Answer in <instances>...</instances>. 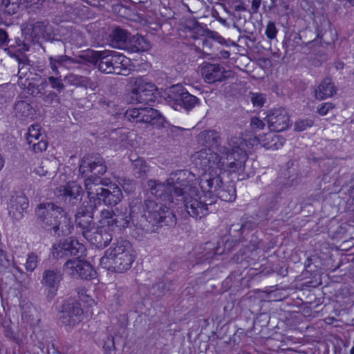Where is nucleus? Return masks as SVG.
<instances>
[{"label":"nucleus","instance_id":"1","mask_svg":"<svg viewBox=\"0 0 354 354\" xmlns=\"http://www.w3.org/2000/svg\"><path fill=\"white\" fill-rule=\"evenodd\" d=\"M133 226L143 234L157 232L163 226H173L176 218L166 204L147 198L142 203L140 198L133 200Z\"/></svg>","mask_w":354,"mask_h":354},{"label":"nucleus","instance_id":"2","mask_svg":"<svg viewBox=\"0 0 354 354\" xmlns=\"http://www.w3.org/2000/svg\"><path fill=\"white\" fill-rule=\"evenodd\" d=\"M223 181L220 174L214 170L205 171L198 178V184L201 192L197 189V196L195 199H190L192 203L189 204L191 217L195 219H201L209 214L216 210V194L222 186Z\"/></svg>","mask_w":354,"mask_h":354},{"label":"nucleus","instance_id":"3","mask_svg":"<svg viewBox=\"0 0 354 354\" xmlns=\"http://www.w3.org/2000/svg\"><path fill=\"white\" fill-rule=\"evenodd\" d=\"M38 223L46 230L53 231L58 236L72 233L73 225L70 215L63 207L51 202L42 203L35 209Z\"/></svg>","mask_w":354,"mask_h":354},{"label":"nucleus","instance_id":"4","mask_svg":"<svg viewBox=\"0 0 354 354\" xmlns=\"http://www.w3.org/2000/svg\"><path fill=\"white\" fill-rule=\"evenodd\" d=\"M136 251L126 239H119L104 252L100 266L109 271L122 273L129 270L135 261Z\"/></svg>","mask_w":354,"mask_h":354},{"label":"nucleus","instance_id":"5","mask_svg":"<svg viewBox=\"0 0 354 354\" xmlns=\"http://www.w3.org/2000/svg\"><path fill=\"white\" fill-rule=\"evenodd\" d=\"M130 60L121 53L113 50H88L84 52V64L93 66L100 72L106 74L123 75L127 70Z\"/></svg>","mask_w":354,"mask_h":354},{"label":"nucleus","instance_id":"6","mask_svg":"<svg viewBox=\"0 0 354 354\" xmlns=\"http://www.w3.org/2000/svg\"><path fill=\"white\" fill-rule=\"evenodd\" d=\"M109 180L102 178L100 176H91L84 179V186L90 201H93V207L104 204L106 206H115L118 204L122 198V193L120 187L115 184L108 186Z\"/></svg>","mask_w":354,"mask_h":354},{"label":"nucleus","instance_id":"7","mask_svg":"<svg viewBox=\"0 0 354 354\" xmlns=\"http://www.w3.org/2000/svg\"><path fill=\"white\" fill-rule=\"evenodd\" d=\"M194 174L187 169H179L171 173L169 177L166 180L171 191L173 192L174 198L177 201H181L185 210L191 216V207L189 204L192 203L190 199H195L197 196V188L192 186L190 182L194 178Z\"/></svg>","mask_w":354,"mask_h":354},{"label":"nucleus","instance_id":"8","mask_svg":"<svg viewBox=\"0 0 354 354\" xmlns=\"http://www.w3.org/2000/svg\"><path fill=\"white\" fill-rule=\"evenodd\" d=\"M228 143L231 147V152L225 156H219L218 154L217 168L220 171L227 172H240L245 168V164L248 159V154L241 146L242 140L240 138H235Z\"/></svg>","mask_w":354,"mask_h":354},{"label":"nucleus","instance_id":"9","mask_svg":"<svg viewBox=\"0 0 354 354\" xmlns=\"http://www.w3.org/2000/svg\"><path fill=\"white\" fill-rule=\"evenodd\" d=\"M165 100L174 109L180 111L184 109L187 111L200 102L198 97L190 94L181 84L168 88L165 93Z\"/></svg>","mask_w":354,"mask_h":354},{"label":"nucleus","instance_id":"10","mask_svg":"<svg viewBox=\"0 0 354 354\" xmlns=\"http://www.w3.org/2000/svg\"><path fill=\"white\" fill-rule=\"evenodd\" d=\"M130 97L133 102L152 106L157 98V86L145 77H134Z\"/></svg>","mask_w":354,"mask_h":354},{"label":"nucleus","instance_id":"11","mask_svg":"<svg viewBox=\"0 0 354 354\" xmlns=\"http://www.w3.org/2000/svg\"><path fill=\"white\" fill-rule=\"evenodd\" d=\"M123 115L131 122L150 124L157 128L162 127L166 121L160 111L149 106L129 109Z\"/></svg>","mask_w":354,"mask_h":354},{"label":"nucleus","instance_id":"12","mask_svg":"<svg viewBox=\"0 0 354 354\" xmlns=\"http://www.w3.org/2000/svg\"><path fill=\"white\" fill-rule=\"evenodd\" d=\"M86 249L83 244L73 236L60 239L52 246V255L54 259H80Z\"/></svg>","mask_w":354,"mask_h":354},{"label":"nucleus","instance_id":"13","mask_svg":"<svg viewBox=\"0 0 354 354\" xmlns=\"http://www.w3.org/2000/svg\"><path fill=\"white\" fill-rule=\"evenodd\" d=\"M83 310L78 301L69 298L64 301L58 313V324L70 330L81 321Z\"/></svg>","mask_w":354,"mask_h":354},{"label":"nucleus","instance_id":"14","mask_svg":"<svg viewBox=\"0 0 354 354\" xmlns=\"http://www.w3.org/2000/svg\"><path fill=\"white\" fill-rule=\"evenodd\" d=\"M132 207L133 200L129 203V212L125 208L124 212L119 210L118 208L114 211L104 210L102 211V216L105 219L106 225L113 231L120 232L128 227L133 225L132 220Z\"/></svg>","mask_w":354,"mask_h":354},{"label":"nucleus","instance_id":"15","mask_svg":"<svg viewBox=\"0 0 354 354\" xmlns=\"http://www.w3.org/2000/svg\"><path fill=\"white\" fill-rule=\"evenodd\" d=\"M107 167L104 158L99 153L87 154L83 157L79 166L82 176H100L106 172Z\"/></svg>","mask_w":354,"mask_h":354},{"label":"nucleus","instance_id":"16","mask_svg":"<svg viewBox=\"0 0 354 354\" xmlns=\"http://www.w3.org/2000/svg\"><path fill=\"white\" fill-rule=\"evenodd\" d=\"M29 207L28 198L21 191H12L8 202V216L13 223L21 221Z\"/></svg>","mask_w":354,"mask_h":354},{"label":"nucleus","instance_id":"17","mask_svg":"<svg viewBox=\"0 0 354 354\" xmlns=\"http://www.w3.org/2000/svg\"><path fill=\"white\" fill-rule=\"evenodd\" d=\"M49 66L55 75L60 74L59 68L68 70L79 68L84 64V53L75 57L66 55H50L48 57Z\"/></svg>","mask_w":354,"mask_h":354},{"label":"nucleus","instance_id":"18","mask_svg":"<svg viewBox=\"0 0 354 354\" xmlns=\"http://www.w3.org/2000/svg\"><path fill=\"white\" fill-rule=\"evenodd\" d=\"M84 191L76 181H69L57 188V195L61 197L65 205L73 207L82 201Z\"/></svg>","mask_w":354,"mask_h":354},{"label":"nucleus","instance_id":"19","mask_svg":"<svg viewBox=\"0 0 354 354\" xmlns=\"http://www.w3.org/2000/svg\"><path fill=\"white\" fill-rule=\"evenodd\" d=\"M252 229V223L245 222H239L236 223H233L231 225L230 227V235L235 237V240L229 241L227 240L224 243V248L221 252H218L219 247L213 248V251L211 252H208L205 254V259H212L216 254H221L223 252H230L233 250V247L238 243L240 240L243 234L246 231H250Z\"/></svg>","mask_w":354,"mask_h":354},{"label":"nucleus","instance_id":"20","mask_svg":"<svg viewBox=\"0 0 354 354\" xmlns=\"http://www.w3.org/2000/svg\"><path fill=\"white\" fill-rule=\"evenodd\" d=\"M94 209L93 205L80 207L75 216L76 228L84 238L96 227L93 216Z\"/></svg>","mask_w":354,"mask_h":354},{"label":"nucleus","instance_id":"21","mask_svg":"<svg viewBox=\"0 0 354 354\" xmlns=\"http://www.w3.org/2000/svg\"><path fill=\"white\" fill-rule=\"evenodd\" d=\"M64 268L68 274L73 277H80L86 280L93 279L96 274L89 263L82 261L80 259L77 260L68 259L64 264Z\"/></svg>","mask_w":354,"mask_h":354},{"label":"nucleus","instance_id":"22","mask_svg":"<svg viewBox=\"0 0 354 354\" xmlns=\"http://www.w3.org/2000/svg\"><path fill=\"white\" fill-rule=\"evenodd\" d=\"M266 118L269 129L273 131L281 132L286 130L290 126L289 115L284 108L271 109Z\"/></svg>","mask_w":354,"mask_h":354},{"label":"nucleus","instance_id":"23","mask_svg":"<svg viewBox=\"0 0 354 354\" xmlns=\"http://www.w3.org/2000/svg\"><path fill=\"white\" fill-rule=\"evenodd\" d=\"M62 279L63 273L59 268H49L44 270L41 283L48 290V298L53 299L57 295Z\"/></svg>","mask_w":354,"mask_h":354},{"label":"nucleus","instance_id":"24","mask_svg":"<svg viewBox=\"0 0 354 354\" xmlns=\"http://www.w3.org/2000/svg\"><path fill=\"white\" fill-rule=\"evenodd\" d=\"M149 192L157 198L160 199L165 204L174 203V196L171 191L167 182L161 183L156 180H149L147 181Z\"/></svg>","mask_w":354,"mask_h":354},{"label":"nucleus","instance_id":"25","mask_svg":"<svg viewBox=\"0 0 354 354\" xmlns=\"http://www.w3.org/2000/svg\"><path fill=\"white\" fill-rule=\"evenodd\" d=\"M230 71L218 64L208 63L203 66L201 68V73L205 82L208 84H214L216 82H221L227 79V73Z\"/></svg>","mask_w":354,"mask_h":354},{"label":"nucleus","instance_id":"26","mask_svg":"<svg viewBox=\"0 0 354 354\" xmlns=\"http://www.w3.org/2000/svg\"><path fill=\"white\" fill-rule=\"evenodd\" d=\"M33 39H22L20 37H15L14 40L8 38L5 44L6 47L3 50L10 57L15 59L25 55V52L30 48V44Z\"/></svg>","mask_w":354,"mask_h":354},{"label":"nucleus","instance_id":"27","mask_svg":"<svg viewBox=\"0 0 354 354\" xmlns=\"http://www.w3.org/2000/svg\"><path fill=\"white\" fill-rule=\"evenodd\" d=\"M113 238L105 226H96L95 229L85 237L91 244L98 248H104L109 245Z\"/></svg>","mask_w":354,"mask_h":354},{"label":"nucleus","instance_id":"28","mask_svg":"<svg viewBox=\"0 0 354 354\" xmlns=\"http://www.w3.org/2000/svg\"><path fill=\"white\" fill-rule=\"evenodd\" d=\"M217 162L218 153L213 152L209 148L203 149L195 155V164L200 166L205 172L213 165L217 166Z\"/></svg>","mask_w":354,"mask_h":354},{"label":"nucleus","instance_id":"29","mask_svg":"<svg viewBox=\"0 0 354 354\" xmlns=\"http://www.w3.org/2000/svg\"><path fill=\"white\" fill-rule=\"evenodd\" d=\"M127 48L133 53H138L149 50L151 45L145 37L137 34L129 37Z\"/></svg>","mask_w":354,"mask_h":354},{"label":"nucleus","instance_id":"30","mask_svg":"<svg viewBox=\"0 0 354 354\" xmlns=\"http://www.w3.org/2000/svg\"><path fill=\"white\" fill-rule=\"evenodd\" d=\"M337 92V88L331 79L324 78L315 91L316 97L319 100H324L333 96Z\"/></svg>","mask_w":354,"mask_h":354},{"label":"nucleus","instance_id":"31","mask_svg":"<svg viewBox=\"0 0 354 354\" xmlns=\"http://www.w3.org/2000/svg\"><path fill=\"white\" fill-rule=\"evenodd\" d=\"M221 137L215 130H205L201 131L198 136V142L208 148H214L221 142Z\"/></svg>","mask_w":354,"mask_h":354},{"label":"nucleus","instance_id":"32","mask_svg":"<svg viewBox=\"0 0 354 354\" xmlns=\"http://www.w3.org/2000/svg\"><path fill=\"white\" fill-rule=\"evenodd\" d=\"M48 82L46 78L38 76L32 78L27 84L28 91L35 97H41L47 86Z\"/></svg>","mask_w":354,"mask_h":354},{"label":"nucleus","instance_id":"33","mask_svg":"<svg viewBox=\"0 0 354 354\" xmlns=\"http://www.w3.org/2000/svg\"><path fill=\"white\" fill-rule=\"evenodd\" d=\"M174 286V280L165 279L153 284L150 288V292L157 298L162 297L167 292L173 291Z\"/></svg>","mask_w":354,"mask_h":354},{"label":"nucleus","instance_id":"34","mask_svg":"<svg viewBox=\"0 0 354 354\" xmlns=\"http://www.w3.org/2000/svg\"><path fill=\"white\" fill-rule=\"evenodd\" d=\"M18 63V77L19 79L26 78V80H29V75L32 74L31 69H32V62L30 61L28 57L25 55L16 59Z\"/></svg>","mask_w":354,"mask_h":354},{"label":"nucleus","instance_id":"35","mask_svg":"<svg viewBox=\"0 0 354 354\" xmlns=\"http://www.w3.org/2000/svg\"><path fill=\"white\" fill-rule=\"evenodd\" d=\"M111 37V41L117 47L120 48L122 46L127 47L129 39L131 37L129 33L124 29L117 26L113 29L110 34Z\"/></svg>","mask_w":354,"mask_h":354},{"label":"nucleus","instance_id":"36","mask_svg":"<svg viewBox=\"0 0 354 354\" xmlns=\"http://www.w3.org/2000/svg\"><path fill=\"white\" fill-rule=\"evenodd\" d=\"M216 201L220 198L223 201L232 202L236 199V192L233 183L230 182L227 184L223 183L220 190L216 194Z\"/></svg>","mask_w":354,"mask_h":354},{"label":"nucleus","instance_id":"37","mask_svg":"<svg viewBox=\"0 0 354 354\" xmlns=\"http://www.w3.org/2000/svg\"><path fill=\"white\" fill-rule=\"evenodd\" d=\"M15 110L17 117L24 119L32 118L35 114V110L30 104L23 100L15 103Z\"/></svg>","mask_w":354,"mask_h":354},{"label":"nucleus","instance_id":"38","mask_svg":"<svg viewBox=\"0 0 354 354\" xmlns=\"http://www.w3.org/2000/svg\"><path fill=\"white\" fill-rule=\"evenodd\" d=\"M29 148L35 153H41L46 150L48 142L44 139V137L26 138Z\"/></svg>","mask_w":354,"mask_h":354},{"label":"nucleus","instance_id":"39","mask_svg":"<svg viewBox=\"0 0 354 354\" xmlns=\"http://www.w3.org/2000/svg\"><path fill=\"white\" fill-rule=\"evenodd\" d=\"M21 0H2L0 4V10L5 14L12 15L17 12Z\"/></svg>","mask_w":354,"mask_h":354},{"label":"nucleus","instance_id":"40","mask_svg":"<svg viewBox=\"0 0 354 354\" xmlns=\"http://www.w3.org/2000/svg\"><path fill=\"white\" fill-rule=\"evenodd\" d=\"M47 21H37L30 24L32 27V35L35 39L44 37L46 32Z\"/></svg>","mask_w":354,"mask_h":354},{"label":"nucleus","instance_id":"41","mask_svg":"<svg viewBox=\"0 0 354 354\" xmlns=\"http://www.w3.org/2000/svg\"><path fill=\"white\" fill-rule=\"evenodd\" d=\"M133 171L137 178H144L149 171V167L144 160L138 159L134 163Z\"/></svg>","mask_w":354,"mask_h":354},{"label":"nucleus","instance_id":"42","mask_svg":"<svg viewBox=\"0 0 354 354\" xmlns=\"http://www.w3.org/2000/svg\"><path fill=\"white\" fill-rule=\"evenodd\" d=\"M48 82L50 87L59 93L65 89V85L62 82L60 74L56 76H49L48 77Z\"/></svg>","mask_w":354,"mask_h":354},{"label":"nucleus","instance_id":"43","mask_svg":"<svg viewBox=\"0 0 354 354\" xmlns=\"http://www.w3.org/2000/svg\"><path fill=\"white\" fill-rule=\"evenodd\" d=\"M48 48L50 53L57 55V53H65V44L59 39H52L49 42Z\"/></svg>","mask_w":354,"mask_h":354},{"label":"nucleus","instance_id":"44","mask_svg":"<svg viewBox=\"0 0 354 354\" xmlns=\"http://www.w3.org/2000/svg\"><path fill=\"white\" fill-rule=\"evenodd\" d=\"M286 187V185L283 184L279 191L276 194H272L266 198V207L267 210L270 211L277 208L278 205V199L281 194V191Z\"/></svg>","mask_w":354,"mask_h":354},{"label":"nucleus","instance_id":"45","mask_svg":"<svg viewBox=\"0 0 354 354\" xmlns=\"http://www.w3.org/2000/svg\"><path fill=\"white\" fill-rule=\"evenodd\" d=\"M12 265L9 255L0 248V272L9 270Z\"/></svg>","mask_w":354,"mask_h":354},{"label":"nucleus","instance_id":"46","mask_svg":"<svg viewBox=\"0 0 354 354\" xmlns=\"http://www.w3.org/2000/svg\"><path fill=\"white\" fill-rule=\"evenodd\" d=\"M250 252V248L245 247L241 248L239 252L233 257V260L237 263H248V259L249 258L248 253Z\"/></svg>","mask_w":354,"mask_h":354},{"label":"nucleus","instance_id":"47","mask_svg":"<svg viewBox=\"0 0 354 354\" xmlns=\"http://www.w3.org/2000/svg\"><path fill=\"white\" fill-rule=\"evenodd\" d=\"M42 101L45 104L46 106H51L54 102H57L58 104L60 103L59 98L57 95V93L55 91H50L48 93L45 94L44 93L41 95Z\"/></svg>","mask_w":354,"mask_h":354},{"label":"nucleus","instance_id":"48","mask_svg":"<svg viewBox=\"0 0 354 354\" xmlns=\"http://www.w3.org/2000/svg\"><path fill=\"white\" fill-rule=\"evenodd\" d=\"M38 257L35 253L31 252L28 254L26 262V269L27 271L33 272L37 266Z\"/></svg>","mask_w":354,"mask_h":354},{"label":"nucleus","instance_id":"49","mask_svg":"<svg viewBox=\"0 0 354 354\" xmlns=\"http://www.w3.org/2000/svg\"><path fill=\"white\" fill-rule=\"evenodd\" d=\"M207 36L209 39H212L215 41L223 45L228 46L230 43L232 44H235L234 42H232L230 39H225L221 35H220L217 32L214 30H207Z\"/></svg>","mask_w":354,"mask_h":354},{"label":"nucleus","instance_id":"50","mask_svg":"<svg viewBox=\"0 0 354 354\" xmlns=\"http://www.w3.org/2000/svg\"><path fill=\"white\" fill-rule=\"evenodd\" d=\"M71 77L74 84L84 87L91 86L92 81L88 77L77 75H71Z\"/></svg>","mask_w":354,"mask_h":354},{"label":"nucleus","instance_id":"51","mask_svg":"<svg viewBox=\"0 0 354 354\" xmlns=\"http://www.w3.org/2000/svg\"><path fill=\"white\" fill-rule=\"evenodd\" d=\"M251 102L255 107H262L266 102V95L262 93H252Z\"/></svg>","mask_w":354,"mask_h":354},{"label":"nucleus","instance_id":"52","mask_svg":"<svg viewBox=\"0 0 354 354\" xmlns=\"http://www.w3.org/2000/svg\"><path fill=\"white\" fill-rule=\"evenodd\" d=\"M314 122L311 119H304L298 120L295 122V129L297 131H303L308 127L313 126Z\"/></svg>","mask_w":354,"mask_h":354},{"label":"nucleus","instance_id":"53","mask_svg":"<svg viewBox=\"0 0 354 354\" xmlns=\"http://www.w3.org/2000/svg\"><path fill=\"white\" fill-rule=\"evenodd\" d=\"M277 32H278V30L276 28L274 22L268 21V23L266 26V31H265V34H266V37L269 39H275L277 37Z\"/></svg>","mask_w":354,"mask_h":354},{"label":"nucleus","instance_id":"54","mask_svg":"<svg viewBox=\"0 0 354 354\" xmlns=\"http://www.w3.org/2000/svg\"><path fill=\"white\" fill-rule=\"evenodd\" d=\"M8 272L12 273V274L17 281H21L24 273L19 267L13 264L8 270Z\"/></svg>","mask_w":354,"mask_h":354},{"label":"nucleus","instance_id":"55","mask_svg":"<svg viewBox=\"0 0 354 354\" xmlns=\"http://www.w3.org/2000/svg\"><path fill=\"white\" fill-rule=\"evenodd\" d=\"M37 138V137H43L40 133V127L39 124H35L31 125L28 128V131L26 133V138Z\"/></svg>","mask_w":354,"mask_h":354},{"label":"nucleus","instance_id":"56","mask_svg":"<svg viewBox=\"0 0 354 354\" xmlns=\"http://www.w3.org/2000/svg\"><path fill=\"white\" fill-rule=\"evenodd\" d=\"M334 107H335V106L332 103H330V102L322 103V104H320L319 106V107L317 109V112L321 115H325L328 113V112L330 110L333 109Z\"/></svg>","mask_w":354,"mask_h":354},{"label":"nucleus","instance_id":"57","mask_svg":"<svg viewBox=\"0 0 354 354\" xmlns=\"http://www.w3.org/2000/svg\"><path fill=\"white\" fill-rule=\"evenodd\" d=\"M250 125L254 130H261L265 127V123L259 118L254 117L251 119Z\"/></svg>","mask_w":354,"mask_h":354},{"label":"nucleus","instance_id":"58","mask_svg":"<svg viewBox=\"0 0 354 354\" xmlns=\"http://www.w3.org/2000/svg\"><path fill=\"white\" fill-rule=\"evenodd\" d=\"M230 147H231L230 146ZM214 148H216L217 151L218 152L219 156H225L231 152V148L227 147L225 145H221V143H218V145L215 146Z\"/></svg>","mask_w":354,"mask_h":354},{"label":"nucleus","instance_id":"59","mask_svg":"<svg viewBox=\"0 0 354 354\" xmlns=\"http://www.w3.org/2000/svg\"><path fill=\"white\" fill-rule=\"evenodd\" d=\"M234 277V274H230L223 281V287L225 289H229L232 287L233 284L232 279Z\"/></svg>","mask_w":354,"mask_h":354},{"label":"nucleus","instance_id":"60","mask_svg":"<svg viewBox=\"0 0 354 354\" xmlns=\"http://www.w3.org/2000/svg\"><path fill=\"white\" fill-rule=\"evenodd\" d=\"M8 35L7 32L3 30L0 29V46H5V44L8 40Z\"/></svg>","mask_w":354,"mask_h":354},{"label":"nucleus","instance_id":"61","mask_svg":"<svg viewBox=\"0 0 354 354\" xmlns=\"http://www.w3.org/2000/svg\"><path fill=\"white\" fill-rule=\"evenodd\" d=\"M261 0H252L251 9L253 13H257L260 7Z\"/></svg>","mask_w":354,"mask_h":354},{"label":"nucleus","instance_id":"62","mask_svg":"<svg viewBox=\"0 0 354 354\" xmlns=\"http://www.w3.org/2000/svg\"><path fill=\"white\" fill-rule=\"evenodd\" d=\"M4 335L6 337L9 338L10 339L14 341L16 339L15 334L14 331L12 330L10 328H6L4 332Z\"/></svg>","mask_w":354,"mask_h":354},{"label":"nucleus","instance_id":"63","mask_svg":"<svg viewBox=\"0 0 354 354\" xmlns=\"http://www.w3.org/2000/svg\"><path fill=\"white\" fill-rule=\"evenodd\" d=\"M34 171L39 176H46L48 173L47 170H45L44 168V166H39L36 167L34 170Z\"/></svg>","mask_w":354,"mask_h":354},{"label":"nucleus","instance_id":"64","mask_svg":"<svg viewBox=\"0 0 354 354\" xmlns=\"http://www.w3.org/2000/svg\"><path fill=\"white\" fill-rule=\"evenodd\" d=\"M276 272L278 274L285 276L287 274V269L283 268L282 267H281L279 270H278L277 267L272 268L271 272Z\"/></svg>","mask_w":354,"mask_h":354}]
</instances>
